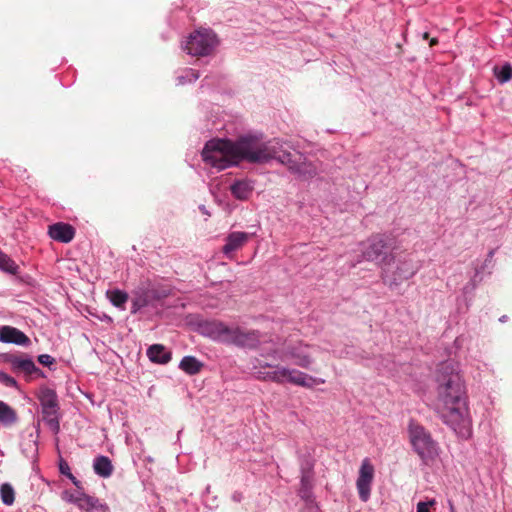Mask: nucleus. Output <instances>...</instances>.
I'll return each mask as SVG.
<instances>
[{
    "mask_svg": "<svg viewBox=\"0 0 512 512\" xmlns=\"http://www.w3.org/2000/svg\"><path fill=\"white\" fill-rule=\"evenodd\" d=\"M494 74L500 83L508 82L512 78V66L509 63L502 67H495Z\"/></svg>",
    "mask_w": 512,
    "mask_h": 512,
    "instance_id": "26",
    "label": "nucleus"
},
{
    "mask_svg": "<svg viewBox=\"0 0 512 512\" xmlns=\"http://www.w3.org/2000/svg\"><path fill=\"white\" fill-rule=\"evenodd\" d=\"M93 468L96 474L102 477H109L113 472L110 459L106 456H98L94 460Z\"/></svg>",
    "mask_w": 512,
    "mask_h": 512,
    "instance_id": "20",
    "label": "nucleus"
},
{
    "mask_svg": "<svg viewBox=\"0 0 512 512\" xmlns=\"http://www.w3.org/2000/svg\"><path fill=\"white\" fill-rule=\"evenodd\" d=\"M79 508L86 512H107L108 510L107 506L100 503L98 499L86 494H81Z\"/></svg>",
    "mask_w": 512,
    "mask_h": 512,
    "instance_id": "17",
    "label": "nucleus"
},
{
    "mask_svg": "<svg viewBox=\"0 0 512 512\" xmlns=\"http://www.w3.org/2000/svg\"><path fill=\"white\" fill-rule=\"evenodd\" d=\"M255 377L261 381H271L278 384L288 382L304 388H312L314 385L325 382L324 379L315 378L295 368L270 363L259 364V369L255 371Z\"/></svg>",
    "mask_w": 512,
    "mask_h": 512,
    "instance_id": "4",
    "label": "nucleus"
},
{
    "mask_svg": "<svg viewBox=\"0 0 512 512\" xmlns=\"http://www.w3.org/2000/svg\"><path fill=\"white\" fill-rule=\"evenodd\" d=\"M312 464H307L306 467L302 468V475H301V488H300V495L301 497H307L308 493L312 487V480H313V471H312Z\"/></svg>",
    "mask_w": 512,
    "mask_h": 512,
    "instance_id": "21",
    "label": "nucleus"
},
{
    "mask_svg": "<svg viewBox=\"0 0 512 512\" xmlns=\"http://www.w3.org/2000/svg\"><path fill=\"white\" fill-rule=\"evenodd\" d=\"M49 236L59 242L68 243L75 235V230L70 224L58 222L49 226Z\"/></svg>",
    "mask_w": 512,
    "mask_h": 512,
    "instance_id": "14",
    "label": "nucleus"
},
{
    "mask_svg": "<svg viewBox=\"0 0 512 512\" xmlns=\"http://www.w3.org/2000/svg\"><path fill=\"white\" fill-rule=\"evenodd\" d=\"M276 353H277V350L274 349V350H271V351H269L267 353H262L261 356H263V357H273V356L276 355Z\"/></svg>",
    "mask_w": 512,
    "mask_h": 512,
    "instance_id": "34",
    "label": "nucleus"
},
{
    "mask_svg": "<svg viewBox=\"0 0 512 512\" xmlns=\"http://www.w3.org/2000/svg\"><path fill=\"white\" fill-rule=\"evenodd\" d=\"M107 297L115 307L122 309L128 300V294L118 289L107 291Z\"/></svg>",
    "mask_w": 512,
    "mask_h": 512,
    "instance_id": "24",
    "label": "nucleus"
},
{
    "mask_svg": "<svg viewBox=\"0 0 512 512\" xmlns=\"http://www.w3.org/2000/svg\"><path fill=\"white\" fill-rule=\"evenodd\" d=\"M185 77L188 78L191 81V80L198 79L199 75H198V73L196 71L190 69L189 71H187Z\"/></svg>",
    "mask_w": 512,
    "mask_h": 512,
    "instance_id": "32",
    "label": "nucleus"
},
{
    "mask_svg": "<svg viewBox=\"0 0 512 512\" xmlns=\"http://www.w3.org/2000/svg\"><path fill=\"white\" fill-rule=\"evenodd\" d=\"M375 468L369 458L362 460L358 477L356 480V487L358 490L359 498L363 502H367L371 494V485L374 479Z\"/></svg>",
    "mask_w": 512,
    "mask_h": 512,
    "instance_id": "10",
    "label": "nucleus"
},
{
    "mask_svg": "<svg viewBox=\"0 0 512 512\" xmlns=\"http://www.w3.org/2000/svg\"><path fill=\"white\" fill-rule=\"evenodd\" d=\"M147 356L154 363L167 364L172 358V353L162 344H153L147 349Z\"/></svg>",
    "mask_w": 512,
    "mask_h": 512,
    "instance_id": "16",
    "label": "nucleus"
},
{
    "mask_svg": "<svg viewBox=\"0 0 512 512\" xmlns=\"http://www.w3.org/2000/svg\"><path fill=\"white\" fill-rule=\"evenodd\" d=\"M436 505V500L431 499L427 502H418L416 512H430V508Z\"/></svg>",
    "mask_w": 512,
    "mask_h": 512,
    "instance_id": "27",
    "label": "nucleus"
},
{
    "mask_svg": "<svg viewBox=\"0 0 512 512\" xmlns=\"http://www.w3.org/2000/svg\"><path fill=\"white\" fill-rule=\"evenodd\" d=\"M0 382L8 387H15L17 384L16 380L13 377L2 371H0Z\"/></svg>",
    "mask_w": 512,
    "mask_h": 512,
    "instance_id": "28",
    "label": "nucleus"
},
{
    "mask_svg": "<svg viewBox=\"0 0 512 512\" xmlns=\"http://www.w3.org/2000/svg\"><path fill=\"white\" fill-rule=\"evenodd\" d=\"M0 497L2 502L7 506H11L14 503L15 491L11 484L3 483L0 486Z\"/></svg>",
    "mask_w": 512,
    "mask_h": 512,
    "instance_id": "25",
    "label": "nucleus"
},
{
    "mask_svg": "<svg viewBox=\"0 0 512 512\" xmlns=\"http://www.w3.org/2000/svg\"><path fill=\"white\" fill-rule=\"evenodd\" d=\"M208 335L219 342L235 345L239 348L257 349L267 339L258 330H249L240 326H229L221 321L206 324Z\"/></svg>",
    "mask_w": 512,
    "mask_h": 512,
    "instance_id": "3",
    "label": "nucleus"
},
{
    "mask_svg": "<svg viewBox=\"0 0 512 512\" xmlns=\"http://www.w3.org/2000/svg\"><path fill=\"white\" fill-rule=\"evenodd\" d=\"M6 361L11 365L13 371L22 372L27 376L33 374L43 377V372L35 365L32 359L23 355H8Z\"/></svg>",
    "mask_w": 512,
    "mask_h": 512,
    "instance_id": "12",
    "label": "nucleus"
},
{
    "mask_svg": "<svg viewBox=\"0 0 512 512\" xmlns=\"http://www.w3.org/2000/svg\"><path fill=\"white\" fill-rule=\"evenodd\" d=\"M217 45V35L211 29L201 28L189 35L185 43V50L193 56H208Z\"/></svg>",
    "mask_w": 512,
    "mask_h": 512,
    "instance_id": "7",
    "label": "nucleus"
},
{
    "mask_svg": "<svg viewBox=\"0 0 512 512\" xmlns=\"http://www.w3.org/2000/svg\"><path fill=\"white\" fill-rule=\"evenodd\" d=\"M249 234L246 232H232L226 238V243L222 248L223 253L232 258V253L241 249L249 240Z\"/></svg>",
    "mask_w": 512,
    "mask_h": 512,
    "instance_id": "15",
    "label": "nucleus"
},
{
    "mask_svg": "<svg viewBox=\"0 0 512 512\" xmlns=\"http://www.w3.org/2000/svg\"><path fill=\"white\" fill-rule=\"evenodd\" d=\"M0 342L12 343L20 346H28L31 341L29 337L21 330L12 326L0 327Z\"/></svg>",
    "mask_w": 512,
    "mask_h": 512,
    "instance_id": "13",
    "label": "nucleus"
},
{
    "mask_svg": "<svg viewBox=\"0 0 512 512\" xmlns=\"http://www.w3.org/2000/svg\"><path fill=\"white\" fill-rule=\"evenodd\" d=\"M67 477L73 482V484L76 487L80 488V481H78L71 472L67 475Z\"/></svg>",
    "mask_w": 512,
    "mask_h": 512,
    "instance_id": "33",
    "label": "nucleus"
},
{
    "mask_svg": "<svg viewBox=\"0 0 512 512\" xmlns=\"http://www.w3.org/2000/svg\"><path fill=\"white\" fill-rule=\"evenodd\" d=\"M286 146L279 139L264 141L261 136L252 134L240 136L235 141L216 138L205 144L202 157L207 164L218 170L238 165L242 161L266 163L276 159L302 180L315 177L317 167L304 154L297 150L290 151Z\"/></svg>",
    "mask_w": 512,
    "mask_h": 512,
    "instance_id": "1",
    "label": "nucleus"
},
{
    "mask_svg": "<svg viewBox=\"0 0 512 512\" xmlns=\"http://www.w3.org/2000/svg\"><path fill=\"white\" fill-rule=\"evenodd\" d=\"M313 350L314 347L302 341L287 343L284 347V356L291 358L296 366L310 369L314 362Z\"/></svg>",
    "mask_w": 512,
    "mask_h": 512,
    "instance_id": "9",
    "label": "nucleus"
},
{
    "mask_svg": "<svg viewBox=\"0 0 512 512\" xmlns=\"http://www.w3.org/2000/svg\"><path fill=\"white\" fill-rule=\"evenodd\" d=\"M408 434L413 450L422 462L426 465L433 463L439 456L440 447L431 433L422 425L410 422Z\"/></svg>",
    "mask_w": 512,
    "mask_h": 512,
    "instance_id": "5",
    "label": "nucleus"
},
{
    "mask_svg": "<svg viewBox=\"0 0 512 512\" xmlns=\"http://www.w3.org/2000/svg\"><path fill=\"white\" fill-rule=\"evenodd\" d=\"M62 499L66 502L74 503L79 507L81 494L79 496H75L74 494H72L68 491H65L62 493Z\"/></svg>",
    "mask_w": 512,
    "mask_h": 512,
    "instance_id": "29",
    "label": "nucleus"
},
{
    "mask_svg": "<svg viewBox=\"0 0 512 512\" xmlns=\"http://www.w3.org/2000/svg\"><path fill=\"white\" fill-rule=\"evenodd\" d=\"M424 38H428V33H424Z\"/></svg>",
    "mask_w": 512,
    "mask_h": 512,
    "instance_id": "38",
    "label": "nucleus"
},
{
    "mask_svg": "<svg viewBox=\"0 0 512 512\" xmlns=\"http://www.w3.org/2000/svg\"><path fill=\"white\" fill-rule=\"evenodd\" d=\"M19 266L7 254L0 251V270L12 275L18 273Z\"/></svg>",
    "mask_w": 512,
    "mask_h": 512,
    "instance_id": "23",
    "label": "nucleus"
},
{
    "mask_svg": "<svg viewBox=\"0 0 512 512\" xmlns=\"http://www.w3.org/2000/svg\"><path fill=\"white\" fill-rule=\"evenodd\" d=\"M17 421L16 411L3 401H0V422L4 425H12Z\"/></svg>",
    "mask_w": 512,
    "mask_h": 512,
    "instance_id": "22",
    "label": "nucleus"
},
{
    "mask_svg": "<svg viewBox=\"0 0 512 512\" xmlns=\"http://www.w3.org/2000/svg\"><path fill=\"white\" fill-rule=\"evenodd\" d=\"M38 361L43 366H51L55 360L48 354H42V355H39Z\"/></svg>",
    "mask_w": 512,
    "mask_h": 512,
    "instance_id": "30",
    "label": "nucleus"
},
{
    "mask_svg": "<svg viewBox=\"0 0 512 512\" xmlns=\"http://www.w3.org/2000/svg\"><path fill=\"white\" fill-rule=\"evenodd\" d=\"M417 271L418 266L414 263L413 259L405 255L398 259L396 269L392 273V276L390 278L387 276L384 282L388 284L389 287L398 286L403 281L413 277Z\"/></svg>",
    "mask_w": 512,
    "mask_h": 512,
    "instance_id": "11",
    "label": "nucleus"
},
{
    "mask_svg": "<svg viewBox=\"0 0 512 512\" xmlns=\"http://www.w3.org/2000/svg\"><path fill=\"white\" fill-rule=\"evenodd\" d=\"M506 318V316H503L502 318H500V321H504Z\"/></svg>",
    "mask_w": 512,
    "mask_h": 512,
    "instance_id": "37",
    "label": "nucleus"
},
{
    "mask_svg": "<svg viewBox=\"0 0 512 512\" xmlns=\"http://www.w3.org/2000/svg\"><path fill=\"white\" fill-rule=\"evenodd\" d=\"M437 383L436 413L459 437L468 439L472 428L460 374L450 363H443L437 372Z\"/></svg>",
    "mask_w": 512,
    "mask_h": 512,
    "instance_id": "2",
    "label": "nucleus"
},
{
    "mask_svg": "<svg viewBox=\"0 0 512 512\" xmlns=\"http://www.w3.org/2000/svg\"><path fill=\"white\" fill-rule=\"evenodd\" d=\"M438 43V40L436 38L431 39L430 46H434Z\"/></svg>",
    "mask_w": 512,
    "mask_h": 512,
    "instance_id": "35",
    "label": "nucleus"
},
{
    "mask_svg": "<svg viewBox=\"0 0 512 512\" xmlns=\"http://www.w3.org/2000/svg\"><path fill=\"white\" fill-rule=\"evenodd\" d=\"M59 469H60V472L63 475L67 476L70 473V468H69V466H68V464L66 462H61L60 466H59Z\"/></svg>",
    "mask_w": 512,
    "mask_h": 512,
    "instance_id": "31",
    "label": "nucleus"
},
{
    "mask_svg": "<svg viewBox=\"0 0 512 512\" xmlns=\"http://www.w3.org/2000/svg\"><path fill=\"white\" fill-rule=\"evenodd\" d=\"M449 506H450V512H456L454 505L451 502L449 503Z\"/></svg>",
    "mask_w": 512,
    "mask_h": 512,
    "instance_id": "36",
    "label": "nucleus"
},
{
    "mask_svg": "<svg viewBox=\"0 0 512 512\" xmlns=\"http://www.w3.org/2000/svg\"><path fill=\"white\" fill-rule=\"evenodd\" d=\"M388 237L385 235H375L369 240V245L363 251V256L367 261L376 262L382 269V279L387 277V268L394 260V256L387 252Z\"/></svg>",
    "mask_w": 512,
    "mask_h": 512,
    "instance_id": "6",
    "label": "nucleus"
},
{
    "mask_svg": "<svg viewBox=\"0 0 512 512\" xmlns=\"http://www.w3.org/2000/svg\"><path fill=\"white\" fill-rule=\"evenodd\" d=\"M39 401L42 409V418L54 432L58 433L60 429L58 417V398L54 390L43 388L39 394Z\"/></svg>",
    "mask_w": 512,
    "mask_h": 512,
    "instance_id": "8",
    "label": "nucleus"
},
{
    "mask_svg": "<svg viewBox=\"0 0 512 512\" xmlns=\"http://www.w3.org/2000/svg\"><path fill=\"white\" fill-rule=\"evenodd\" d=\"M203 364L194 356H185L180 361L179 368L189 375L198 374Z\"/></svg>",
    "mask_w": 512,
    "mask_h": 512,
    "instance_id": "19",
    "label": "nucleus"
},
{
    "mask_svg": "<svg viewBox=\"0 0 512 512\" xmlns=\"http://www.w3.org/2000/svg\"><path fill=\"white\" fill-rule=\"evenodd\" d=\"M253 186L247 180H240L231 186L232 195L239 200H247L252 194Z\"/></svg>",
    "mask_w": 512,
    "mask_h": 512,
    "instance_id": "18",
    "label": "nucleus"
}]
</instances>
